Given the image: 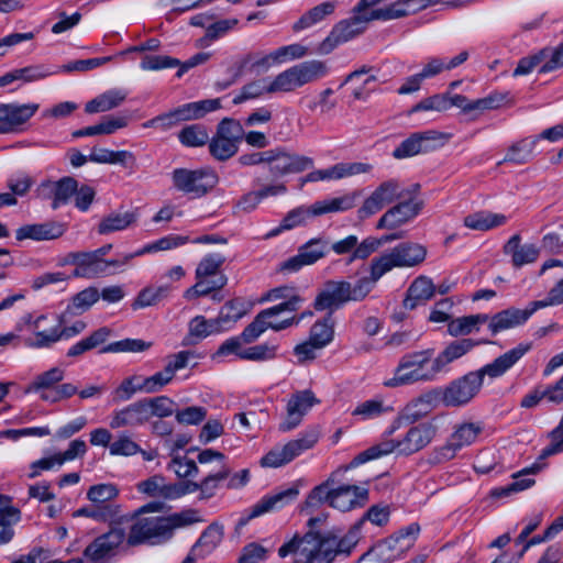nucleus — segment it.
Here are the masks:
<instances>
[{
	"label": "nucleus",
	"instance_id": "obj_1",
	"mask_svg": "<svg viewBox=\"0 0 563 563\" xmlns=\"http://www.w3.org/2000/svg\"><path fill=\"white\" fill-rule=\"evenodd\" d=\"M527 350V346L519 345L478 371L470 372L449 385L437 388L441 404L445 407L467 405L479 393L486 376L489 379L503 376L526 354Z\"/></svg>",
	"mask_w": 563,
	"mask_h": 563
},
{
	"label": "nucleus",
	"instance_id": "obj_2",
	"mask_svg": "<svg viewBox=\"0 0 563 563\" xmlns=\"http://www.w3.org/2000/svg\"><path fill=\"white\" fill-rule=\"evenodd\" d=\"M438 428L431 421L411 426L399 439H383L379 443L361 452L351 462V466H358L372 460L390 453L411 455L427 448L437 437Z\"/></svg>",
	"mask_w": 563,
	"mask_h": 563
},
{
	"label": "nucleus",
	"instance_id": "obj_3",
	"mask_svg": "<svg viewBox=\"0 0 563 563\" xmlns=\"http://www.w3.org/2000/svg\"><path fill=\"white\" fill-rule=\"evenodd\" d=\"M434 360L432 361V351L424 350L404 355L394 375L383 382L387 388H397L400 386L412 385L418 382L433 380L439 374Z\"/></svg>",
	"mask_w": 563,
	"mask_h": 563
},
{
	"label": "nucleus",
	"instance_id": "obj_4",
	"mask_svg": "<svg viewBox=\"0 0 563 563\" xmlns=\"http://www.w3.org/2000/svg\"><path fill=\"white\" fill-rule=\"evenodd\" d=\"M332 545L333 542L327 540L323 532L296 533L278 549V555L286 558L296 554L298 563H333Z\"/></svg>",
	"mask_w": 563,
	"mask_h": 563
},
{
	"label": "nucleus",
	"instance_id": "obj_5",
	"mask_svg": "<svg viewBox=\"0 0 563 563\" xmlns=\"http://www.w3.org/2000/svg\"><path fill=\"white\" fill-rule=\"evenodd\" d=\"M299 309V299L283 301L278 305L262 310L254 320L244 328L243 336L249 341H256L266 330L282 331L297 325L303 314L299 317H283L284 313H292Z\"/></svg>",
	"mask_w": 563,
	"mask_h": 563
},
{
	"label": "nucleus",
	"instance_id": "obj_6",
	"mask_svg": "<svg viewBox=\"0 0 563 563\" xmlns=\"http://www.w3.org/2000/svg\"><path fill=\"white\" fill-rule=\"evenodd\" d=\"M329 68L322 60L312 59L294 65L271 78L273 93L291 92L328 75Z\"/></svg>",
	"mask_w": 563,
	"mask_h": 563
},
{
	"label": "nucleus",
	"instance_id": "obj_7",
	"mask_svg": "<svg viewBox=\"0 0 563 563\" xmlns=\"http://www.w3.org/2000/svg\"><path fill=\"white\" fill-rule=\"evenodd\" d=\"M483 433L484 423L481 421H460L455 423L448 441L432 451L431 461L440 464L454 459L457 452L475 444Z\"/></svg>",
	"mask_w": 563,
	"mask_h": 563
},
{
	"label": "nucleus",
	"instance_id": "obj_8",
	"mask_svg": "<svg viewBox=\"0 0 563 563\" xmlns=\"http://www.w3.org/2000/svg\"><path fill=\"white\" fill-rule=\"evenodd\" d=\"M224 261V256L219 253L206 255L197 265L196 284L184 292V297L192 300L221 289L227 284V277L220 273Z\"/></svg>",
	"mask_w": 563,
	"mask_h": 563
},
{
	"label": "nucleus",
	"instance_id": "obj_9",
	"mask_svg": "<svg viewBox=\"0 0 563 563\" xmlns=\"http://www.w3.org/2000/svg\"><path fill=\"white\" fill-rule=\"evenodd\" d=\"M48 321L49 318L46 314L34 317L26 313L21 318L15 329L19 333H27L22 336L23 344L26 347L46 349L60 341L59 324L47 325Z\"/></svg>",
	"mask_w": 563,
	"mask_h": 563
},
{
	"label": "nucleus",
	"instance_id": "obj_10",
	"mask_svg": "<svg viewBox=\"0 0 563 563\" xmlns=\"http://www.w3.org/2000/svg\"><path fill=\"white\" fill-rule=\"evenodd\" d=\"M319 439L320 432L317 429L307 430L284 445L274 446L269 450L261 459V465L269 468L282 467L294 461L303 452L312 449L318 443Z\"/></svg>",
	"mask_w": 563,
	"mask_h": 563
},
{
	"label": "nucleus",
	"instance_id": "obj_11",
	"mask_svg": "<svg viewBox=\"0 0 563 563\" xmlns=\"http://www.w3.org/2000/svg\"><path fill=\"white\" fill-rule=\"evenodd\" d=\"M420 527L418 523H410L400 529L397 533L377 542L367 553L382 562H393L400 559L409 549H411L419 536Z\"/></svg>",
	"mask_w": 563,
	"mask_h": 563
},
{
	"label": "nucleus",
	"instance_id": "obj_12",
	"mask_svg": "<svg viewBox=\"0 0 563 563\" xmlns=\"http://www.w3.org/2000/svg\"><path fill=\"white\" fill-rule=\"evenodd\" d=\"M380 12L375 15H360L353 12L349 19L338 22L329 33V35L319 44V54H330L339 45L344 44L357 35L362 34L367 26V23L374 20H383L378 16Z\"/></svg>",
	"mask_w": 563,
	"mask_h": 563
},
{
	"label": "nucleus",
	"instance_id": "obj_13",
	"mask_svg": "<svg viewBox=\"0 0 563 563\" xmlns=\"http://www.w3.org/2000/svg\"><path fill=\"white\" fill-rule=\"evenodd\" d=\"M243 140V125L240 121L225 118L218 124L214 136L208 142L211 155L218 161H227L239 151Z\"/></svg>",
	"mask_w": 563,
	"mask_h": 563
},
{
	"label": "nucleus",
	"instance_id": "obj_14",
	"mask_svg": "<svg viewBox=\"0 0 563 563\" xmlns=\"http://www.w3.org/2000/svg\"><path fill=\"white\" fill-rule=\"evenodd\" d=\"M401 198H404V189L400 183L397 179L385 180L364 199L357 210V217L361 220L368 219Z\"/></svg>",
	"mask_w": 563,
	"mask_h": 563
},
{
	"label": "nucleus",
	"instance_id": "obj_15",
	"mask_svg": "<svg viewBox=\"0 0 563 563\" xmlns=\"http://www.w3.org/2000/svg\"><path fill=\"white\" fill-rule=\"evenodd\" d=\"M174 186L185 194L197 197L205 195L213 188L218 181L217 175L207 168L187 169L177 168L172 174Z\"/></svg>",
	"mask_w": 563,
	"mask_h": 563
},
{
	"label": "nucleus",
	"instance_id": "obj_16",
	"mask_svg": "<svg viewBox=\"0 0 563 563\" xmlns=\"http://www.w3.org/2000/svg\"><path fill=\"white\" fill-rule=\"evenodd\" d=\"M172 538L166 517L137 519L131 527L126 541L130 545L161 542Z\"/></svg>",
	"mask_w": 563,
	"mask_h": 563
},
{
	"label": "nucleus",
	"instance_id": "obj_17",
	"mask_svg": "<svg viewBox=\"0 0 563 563\" xmlns=\"http://www.w3.org/2000/svg\"><path fill=\"white\" fill-rule=\"evenodd\" d=\"M40 106L30 103L0 102V134L22 132Z\"/></svg>",
	"mask_w": 563,
	"mask_h": 563
},
{
	"label": "nucleus",
	"instance_id": "obj_18",
	"mask_svg": "<svg viewBox=\"0 0 563 563\" xmlns=\"http://www.w3.org/2000/svg\"><path fill=\"white\" fill-rule=\"evenodd\" d=\"M328 253V242L322 238H314L299 246L296 255L279 264L283 273H296L305 266H310L323 258Z\"/></svg>",
	"mask_w": 563,
	"mask_h": 563
},
{
	"label": "nucleus",
	"instance_id": "obj_19",
	"mask_svg": "<svg viewBox=\"0 0 563 563\" xmlns=\"http://www.w3.org/2000/svg\"><path fill=\"white\" fill-rule=\"evenodd\" d=\"M268 156L269 172L275 177L300 173L313 166L311 157L289 153L283 147L268 150Z\"/></svg>",
	"mask_w": 563,
	"mask_h": 563
},
{
	"label": "nucleus",
	"instance_id": "obj_20",
	"mask_svg": "<svg viewBox=\"0 0 563 563\" xmlns=\"http://www.w3.org/2000/svg\"><path fill=\"white\" fill-rule=\"evenodd\" d=\"M317 404H319V399L310 389L294 393L287 401L286 417L279 424V430L288 432L296 429L301 423L303 417Z\"/></svg>",
	"mask_w": 563,
	"mask_h": 563
},
{
	"label": "nucleus",
	"instance_id": "obj_21",
	"mask_svg": "<svg viewBox=\"0 0 563 563\" xmlns=\"http://www.w3.org/2000/svg\"><path fill=\"white\" fill-rule=\"evenodd\" d=\"M125 540V532L114 528L96 538L84 551V555L92 563H106L115 554L117 549Z\"/></svg>",
	"mask_w": 563,
	"mask_h": 563
},
{
	"label": "nucleus",
	"instance_id": "obj_22",
	"mask_svg": "<svg viewBox=\"0 0 563 563\" xmlns=\"http://www.w3.org/2000/svg\"><path fill=\"white\" fill-rule=\"evenodd\" d=\"M190 357L191 352L189 351H180L174 355L168 356L167 363L162 371L153 374L152 376L143 377L145 386L144 393L154 394L162 390L173 380L175 374L178 371L187 367Z\"/></svg>",
	"mask_w": 563,
	"mask_h": 563
},
{
	"label": "nucleus",
	"instance_id": "obj_23",
	"mask_svg": "<svg viewBox=\"0 0 563 563\" xmlns=\"http://www.w3.org/2000/svg\"><path fill=\"white\" fill-rule=\"evenodd\" d=\"M349 282L330 280L317 295L313 307L318 311L333 312L350 302L347 296Z\"/></svg>",
	"mask_w": 563,
	"mask_h": 563
},
{
	"label": "nucleus",
	"instance_id": "obj_24",
	"mask_svg": "<svg viewBox=\"0 0 563 563\" xmlns=\"http://www.w3.org/2000/svg\"><path fill=\"white\" fill-rule=\"evenodd\" d=\"M421 201L410 198L388 209L378 220L377 229H397L415 219L420 210Z\"/></svg>",
	"mask_w": 563,
	"mask_h": 563
},
{
	"label": "nucleus",
	"instance_id": "obj_25",
	"mask_svg": "<svg viewBox=\"0 0 563 563\" xmlns=\"http://www.w3.org/2000/svg\"><path fill=\"white\" fill-rule=\"evenodd\" d=\"M147 409L144 407L143 400H136L120 409L112 411L110 416L109 427L113 430L122 428H139L148 422Z\"/></svg>",
	"mask_w": 563,
	"mask_h": 563
},
{
	"label": "nucleus",
	"instance_id": "obj_26",
	"mask_svg": "<svg viewBox=\"0 0 563 563\" xmlns=\"http://www.w3.org/2000/svg\"><path fill=\"white\" fill-rule=\"evenodd\" d=\"M441 404L437 388L427 390L418 397L411 399L401 409L406 423H415L427 417Z\"/></svg>",
	"mask_w": 563,
	"mask_h": 563
},
{
	"label": "nucleus",
	"instance_id": "obj_27",
	"mask_svg": "<svg viewBox=\"0 0 563 563\" xmlns=\"http://www.w3.org/2000/svg\"><path fill=\"white\" fill-rule=\"evenodd\" d=\"M368 499V489L357 485H341L333 489L331 507L340 511H350L363 506Z\"/></svg>",
	"mask_w": 563,
	"mask_h": 563
},
{
	"label": "nucleus",
	"instance_id": "obj_28",
	"mask_svg": "<svg viewBox=\"0 0 563 563\" xmlns=\"http://www.w3.org/2000/svg\"><path fill=\"white\" fill-rule=\"evenodd\" d=\"M66 229V224L57 221L25 224L15 231V239L18 241H49L60 238Z\"/></svg>",
	"mask_w": 563,
	"mask_h": 563
},
{
	"label": "nucleus",
	"instance_id": "obj_29",
	"mask_svg": "<svg viewBox=\"0 0 563 563\" xmlns=\"http://www.w3.org/2000/svg\"><path fill=\"white\" fill-rule=\"evenodd\" d=\"M136 488L140 493L152 498L170 500L183 497L181 482L167 483L165 477L161 475H154L137 483Z\"/></svg>",
	"mask_w": 563,
	"mask_h": 563
},
{
	"label": "nucleus",
	"instance_id": "obj_30",
	"mask_svg": "<svg viewBox=\"0 0 563 563\" xmlns=\"http://www.w3.org/2000/svg\"><path fill=\"white\" fill-rule=\"evenodd\" d=\"M223 539V528L218 523H212L201 533L197 542L191 548L189 554L181 563H194L198 559H203L211 554Z\"/></svg>",
	"mask_w": 563,
	"mask_h": 563
},
{
	"label": "nucleus",
	"instance_id": "obj_31",
	"mask_svg": "<svg viewBox=\"0 0 563 563\" xmlns=\"http://www.w3.org/2000/svg\"><path fill=\"white\" fill-rule=\"evenodd\" d=\"M230 475V468L222 465L216 473L209 474L200 483L194 481L181 482L183 496L200 493L201 499H208L216 495L220 484Z\"/></svg>",
	"mask_w": 563,
	"mask_h": 563
},
{
	"label": "nucleus",
	"instance_id": "obj_32",
	"mask_svg": "<svg viewBox=\"0 0 563 563\" xmlns=\"http://www.w3.org/2000/svg\"><path fill=\"white\" fill-rule=\"evenodd\" d=\"M65 377V369L58 366L52 367L36 375L26 386V394H35L45 401V397L56 390L58 383Z\"/></svg>",
	"mask_w": 563,
	"mask_h": 563
},
{
	"label": "nucleus",
	"instance_id": "obj_33",
	"mask_svg": "<svg viewBox=\"0 0 563 563\" xmlns=\"http://www.w3.org/2000/svg\"><path fill=\"white\" fill-rule=\"evenodd\" d=\"M528 319L527 309L509 308L488 316L487 328L492 335L523 324Z\"/></svg>",
	"mask_w": 563,
	"mask_h": 563
},
{
	"label": "nucleus",
	"instance_id": "obj_34",
	"mask_svg": "<svg viewBox=\"0 0 563 563\" xmlns=\"http://www.w3.org/2000/svg\"><path fill=\"white\" fill-rule=\"evenodd\" d=\"M221 333V328L214 318L207 319L205 316H196L188 322V332L183 339V345H196L211 335Z\"/></svg>",
	"mask_w": 563,
	"mask_h": 563
},
{
	"label": "nucleus",
	"instance_id": "obj_35",
	"mask_svg": "<svg viewBox=\"0 0 563 563\" xmlns=\"http://www.w3.org/2000/svg\"><path fill=\"white\" fill-rule=\"evenodd\" d=\"M300 482L294 483L290 487L263 497L253 508V516H260L272 510H278L294 501L299 495Z\"/></svg>",
	"mask_w": 563,
	"mask_h": 563
},
{
	"label": "nucleus",
	"instance_id": "obj_36",
	"mask_svg": "<svg viewBox=\"0 0 563 563\" xmlns=\"http://www.w3.org/2000/svg\"><path fill=\"white\" fill-rule=\"evenodd\" d=\"M397 268H410L421 264L427 257V249L415 242H402L391 250Z\"/></svg>",
	"mask_w": 563,
	"mask_h": 563
},
{
	"label": "nucleus",
	"instance_id": "obj_37",
	"mask_svg": "<svg viewBox=\"0 0 563 563\" xmlns=\"http://www.w3.org/2000/svg\"><path fill=\"white\" fill-rule=\"evenodd\" d=\"M358 198V191H351L339 197L316 201L312 205V214L318 217L327 213L349 211L355 207Z\"/></svg>",
	"mask_w": 563,
	"mask_h": 563
},
{
	"label": "nucleus",
	"instance_id": "obj_38",
	"mask_svg": "<svg viewBox=\"0 0 563 563\" xmlns=\"http://www.w3.org/2000/svg\"><path fill=\"white\" fill-rule=\"evenodd\" d=\"M435 292V286L431 278L427 276L417 277L407 290L406 298L404 299V307L406 309H415L417 306L430 300Z\"/></svg>",
	"mask_w": 563,
	"mask_h": 563
},
{
	"label": "nucleus",
	"instance_id": "obj_39",
	"mask_svg": "<svg viewBox=\"0 0 563 563\" xmlns=\"http://www.w3.org/2000/svg\"><path fill=\"white\" fill-rule=\"evenodd\" d=\"M137 219L135 211L117 210L104 216L98 224L99 234H110L130 228Z\"/></svg>",
	"mask_w": 563,
	"mask_h": 563
},
{
	"label": "nucleus",
	"instance_id": "obj_40",
	"mask_svg": "<svg viewBox=\"0 0 563 563\" xmlns=\"http://www.w3.org/2000/svg\"><path fill=\"white\" fill-rule=\"evenodd\" d=\"M507 217L503 213H495L488 210H481L466 216L463 220L467 229L475 231H489L504 225Z\"/></svg>",
	"mask_w": 563,
	"mask_h": 563
},
{
	"label": "nucleus",
	"instance_id": "obj_41",
	"mask_svg": "<svg viewBox=\"0 0 563 563\" xmlns=\"http://www.w3.org/2000/svg\"><path fill=\"white\" fill-rule=\"evenodd\" d=\"M346 81L354 85L353 97L357 100H367L372 92L378 89V79L374 74L368 70L360 69L351 73Z\"/></svg>",
	"mask_w": 563,
	"mask_h": 563
},
{
	"label": "nucleus",
	"instance_id": "obj_42",
	"mask_svg": "<svg viewBox=\"0 0 563 563\" xmlns=\"http://www.w3.org/2000/svg\"><path fill=\"white\" fill-rule=\"evenodd\" d=\"M123 89H110L86 103L85 111L89 114L107 112L119 107L126 99Z\"/></svg>",
	"mask_w": 563,
	"mask_h": 563
},
{
	"label": "nucleus",
	"instance_id": "obj_43",
	"mask_svg": "<svg viewBox=\"0 0 563 563\" xmlns=\"http://www.w3.org/2000/svg\"><path fill=\"white\" fill-rule=\"evenodd\" d=\"M89 161L97 164L120 165L122 167H133L135 156L130 151H112L109 148H93L89 155Z\"/></svg>",
	"mask_w": 563,
	"mask_h": 563
},
{
	"label": "nucleus",
	"instance_id": "obj_44",
	"mask_svg": "<svg viewBox=\"0 0 563 563\" xmlns=\"http://www.w3.org/2000/svg\"><path fill=\"white\" fill-rule=\"evenodd\" d=\"M73 517H86L97 522H114L121 518L120 505H93L78 508L74 511Z\"/></svg>",
	"mask_w": 563,
	"mask_h": 563
},
{
	"label": "nucleus",
	"instance_id": "obj_45",
	"mask_svg": "<svg viewBox=\"0 0 563 563\" xmlns=\"http://www.w3.org/2000/svg\"><path fill=\"white\" fill-rule=\"evenodd\" d=\"M247 313V307L241 299H233L225 302L219 314L214 318L221 333L233 328V325Z\"/></svg>",
	"mask_w": 563,
	"mask_h": 563
},
{
	"label": "nucleus",
	"instance_id": "obj_46",
	"mask_svg": "<svg viewBox=\"0 0 563 563\" xmlns=\"http://www.w3.org/2000/svg\"><path fill=\"white\" fill-rule=\"evenodd\" d=\"M220 108L221 100L219 98H214L185 103L176 108V111L181 122L200 119L207 113L213 112Z\"/></svg>",
	"mask_w": 563,
	"mask_h": 563
},
{
	"label": "nucleus",
	"instance_id": "obj_47",
	"mask_svg": "<svg viewBox=\"0 0 563 563\" xmlns=\"http://www.w3.org/2000/svg\"><path fill=\"white\" fill-rule=\"evenodd\" d=\"M488 321V314L477 313L452 319L448 323V332L452 336L467 335L477 332Z\"/></svg>",
	"mask_w": 563,
	"mask_h": 563
},
{
	"label": "nucleus",
	"instance_id": "obj_48",
	"mask_svg": "<svg viewBox=\"0 0 563 563\" xmlns=\"http://www.w3.org/2000/svg\"><path fill=\"white\" fill-rule=\"evenodd\" d=\"M477 343L471 339H462L448 345L435 358V367L441 373L448 364L462 357Z\"/></svg>",
	"mask_w": 563,
	"mask_h": 563
},
{
	"label": "nucleus",
	"instance_id": "obj_49",
	"mask_svg": "<svg viewBox=\"0 0 563 563\" xmlns=\"http://www.w3.org/2000/svg\"><path fill=\"white\" fill-rule=\"evenodd\" d=\"M335 8V1H325L313 7L294 24V30L302 31L322 22L334 12Z\"/></svg>",
	"mask_w": 563,
	"mask_h": 563
},
{
	"label": "nucleus",
	"instance_id": "obj_50",
	"mask_svg": "<svg viewBox=\"0 0 563 563\" xmlns=\"http://www.w3.org/2000/svg\"><path fill=\"white\" fill-rule=\"evenodd\" d=\"M81 257L80 267H76L73 272L74 277L97 278L104 276V258L99 257L92 251L82 252Z\"/></svg>",
	"mask_w": 563,
	"mask_h": 563
},
{
	"label": "nucleus",
	"instance_id": "obj_51",
	"mask_svg": "<svg viewBox=\"0 0 563 563\" xmlns=\"http://www.w3.org/2000/svg\"><path fill=\"white\" fill-rule=\"evenodd\" d=\"M360 523L353 526L343 537H338L332 532H323L325 539L333 542L331 549L334 559L339 554H350L360 540Z\"/></svg>",
	"mask_w": 563,
	"mask_h": 563
},
{
	"label": "nucleus",
	"instance_id": "obj_52",
	"mask_svg": "<svg viewBox=\"0 0 563 563\" xmlns=\"http://www.w3.org/2000/svg\"><path fill=\"white\" fill-rule=\"evenodd\" d=\"M372 165L367 163H338L324 169L325 181L365 174L371 172Z\"/></svg>",
	"mask_w": 563,
	"mask_h": 563
},
{
	"label": "nucleus",
	"instance_id": "obj_53",
	"mask_svg": "<svg viewBox=\"0 0 563 563\" xmlns=\"http://www.w3.org/2000/svg\"><path fill=\"white\" fill-rule=\"evenodd\" d=\"M528 468L525 467L517 474H514V482L505 486L495 487L490 490L489 495L494 499L506 500L514 495L523 492L528 488Z\"/></svg>",
	"mask_w": 563,
	"mask_h": 563
},
{
	"label": "nucleus",
	"instance_id": "obj_54",
	"mask_svg": "<svg viewBox=\"0 0 563 563\" xmlns=\"http://www.w3.org/2000/svg\"><path fill=\"white\" fill-rule=\"evenodd\" d=\"M391 410L390 407L385 406L384 401L379 398L368 399L360 402L352 410V416L360 421H367L376 419Z\"/></svg>",
	"mask_w": 563,
	"mask_h": 563
},
{
	"label": "nucleus",
	"instance_id": "obj_55",
	"mask_svg": "<svg viewBox=\"0 0 563 563\" xmlns=\"http://www.w3.org/2000/svg\"><path fill=\"white\" fill-rule=\"evenodd\" d=\"M424 10L423 0H397L388 5V10L380 12L378 16L383 21L399 19Z\"/></svg>",
	"mask_w": 563,
	"mask_h": 563
},
{
	"label": "nucleus",
	"instance_id": "obj_56",
	"mask_svg": "<svg viewBox=\"0 0 563 563\" xmlns=\"http://www.w3.org/2000/svg\"><path fill=\"white\" fill-rule=\"evenodd\" d=\"M119 493L117 485L102 483L90 486L86 493V497L93 505H115L112 501L119 496Z\"/></svg>",
	"mask_w": 563,
	"mask_h": 563
},
{
	"label": "nucleus",
	"instance_id": "obj_57",
	"mask_svg": "<svg viewBox=\"0 0 563 563\" xmlns=\"http://www.w3.org/2000/svg\"><path fill=\"white\" fill-rule=\"evenodd\" d=\"M271 78H261L244 85L240 92L234 96L233 103L240 104L246 100L257 99L264 95H272Z\"/></svg>",
	"mask_w": 563,
	"mask_h": 563
},
{
	"label": "nucleus",
	"instance_id": "obj_58",
	"mask_svg": "<svg viewBox=\"0 0 563 563\" xmlns=\"http://www.w3.org/2000/svg\"><path fill=\"white\" fill-rule=\"evenodd\" d=\"M433 131L424 133H416L402 141L399 146L394 150L395 158H406L419 154L422 151L423 141L433 139Z\"/></svg>",
	"mask_w": 563,
	"mask_h": 563
},
{
	"label": "nucleus",
	"instance_id": "obj_59",
	"mask_svg": "<svg viewBox=\"0 0 563 563\" xmlns=\"http://www.w3.org/2000/svg\"><path fill=\"white\" fill-rule=\"evenodd\" d=\"M334 336V322L329 314L322 320L317 321L310 330L309 340L314 343V346L323 349L330 344Z\"/></svg>",
	"mask_w": 563,
	"mask_h": 563
},
{
	"label": "nucleus",
	"instance_id": "obj_60",
	"mask_svg": "<svg viewBox=\"0 0 563 563\" xmlns=\"http://www.w3.org/2000/svg\"><path fill=\"white\" fill-rule=\"evenodd\" d=\"M167 468L172 471L178 478L191 481L199 473L196 462L187 455L175 454L172 456Z\"/></svg>",
	"mask_w": 563,
	"mask_h": 563
},
{
	"label": "nucleus",
	"instance_id": "obj_61",
	"mask_svg": "<svg viewBox=\"0 0 563 563\" xmlns=\"http://www.w3.org/2000/svg\"><path fill=\"white\" fill-rule=\"evenodd\" d=\"M144 407L147 409V418L148 421L153 417H157L159 419L170 417L175 412V402L166 397L158 396L154 398H144L142 399Z\"/></svg>",
	"mask_w": 563,
	"mask_h": 563
},
{
	"label": "nucleus",
	"instance_id": "obj_62",
	"mask_svg": "<svg viewBox=\"0 0 563 563\" xmlns=\"http://www.w3.org/2000/svg\"><path fill=\"white\" fill-rule=\"evenodd\" d=\"M253 341H249L243 336V331L238 336L227 339L217 350L214 358L221 360L228 356H235L240 360H244L245 344H250Z\"/></svg>",
	"mask_w": 563,
	"mask_h": 563
},
{
	"label": "nucleus",
	"instance_id": "obj_63",
	"mask_svg": "<svg viewBox=\"0 0 563 563\" xmlns=\"http://www.w3.org/2000/svg\"><path fill=\"white\" fill-rule=\"evenodd\" d=\"M77 189V181L71 177H64L54 181L53 202L51 207L56 210L66 205Z\"/></svg>",
	"mask_w": 563,
	"mask_h": 563
},
{
	"label": "nucleus",
	"instance_id": "obj_64",
	"mask_svg": "<svg viewBox=\"0 0 563 563\" xmlns=\"http://www.w3.org/2000/svg\"><path fill=\"white\" fill-rule=\"evenodd\" d=\"M141 452V446L132 437L125 432L119 433L114 441L109 445L111 456L130 457Z\"/></svg>",
	"mask_w": 563,
	"mask_h": 563
}]
</instances>
